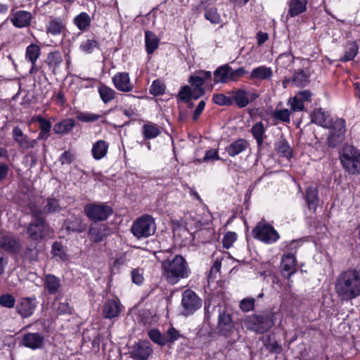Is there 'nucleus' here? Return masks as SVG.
<instances>
[{
    "mask_svg": "<svg viewBox=\"0 0 360 360\" xmlns=\"http://www.w3.org/2000/svg\"><path fill=\"white\" fill-rule=\"evenodd\" d=\"M273 77V71L271 68L261 65L254 68L250 74L251 80H268Z\"/></svg>",
    "mask_w": 360,
    "mask_h": 360,
    "instance_id": "22",
    "label": "nucleus"
},
{
    "mask_svg": "<svg viewBox=\"0 0 360 360\" xmlns=\"http://www.w3.org/2000/svg\"><path fill=\"white\" fill-rule=\"evenodd\" d=\"M274 117L285 122H290V112L288 109L276 110L274 112Z\"/></svg>",
    "mask_w": 360,
    "mask_h": 360,
    "instance_id": "59",
    "label": "nucleus"
},
{
    "mask_svg": "<svg viewBox=\"0 0 360 360\" xmlns=\"http://www.w3.org/2000/svg\"><path fill=\"white\" fill-rule=\"evenodd\" d=\"M288 103L290 105V108L294 112L302 111L304 108V103L297 97L295 95L293 98H291L288 101Z\"/></svg>",
    "mask_w": 360,
    "mask_h": 360,
    "instance_id": "58",
    "label": "nucleus"
},
{
    "mask_svg": "<svg viewBox=\"0 0 360 360\" xmlns=\"http://www.w3.org/2000/svg\"><path fill=\"white\" fill-rule=\"evenodd\" d=\"M74 160V155L70 151L63 153L59 158L61 165H70Z\"/></svg>",
    "mask_w": 360,
    "mask_h": 360,
    "instance_id": "64",
    "label": "nucleus"
},
{
    "mask_svg": "<svg viewBox=\"0 0 360 360\" xmlns=\"http://www.w3.org/2000/svg\"><path fill=\"white\" fill-rule=\"evenodd\" d=\"M218 326L220 331L226 335L233 326L231 315L225 311L220 313L219 315Z\"/></svg>",
    "mask_w": 360,
    "mask_h": 360,
    "instance_id": "28",
    "label": "nucleus"
},
{
    "mask_svg": "<svg viewBox=\"0 0 360 360\" xmlns=\"http://www.w3.org/2000/svg\"><path fill=\"white\" fill-rule=\"evenodd\" d=\"M252 235L255 238L266 244L274 243L280 238L277 231L271 225L264 221L257 223L252 230Z\"/></svg>",
    "mask_w": 360,
    "mask_h": 360,
    "instance_id": "8",
    "label": "nucleus"
},
{
    "mask_svg": "<svg viewBox=\"0 0 360 360\" xmlns=\"http://www.w3.org/2000/svg\"><path fill=\"white\" fill-rule=\"evenodd\" d=\"M248 147L249 143L248 141L240 139L229 144L226 148V151L230 156L234 157L247 150Z\"/></svg>",
    "mask_w": 360,
    "mask_h": 360,
    "instance_id": "25",
    "label": "nucleus"
},
{
    "mask_svg": "<svg viewBox=\"0 0 360 360\" xmlns=\"http://www.w3.org/2000/svg\"><path fill=\"white\" fill-rule=\"evenodd\" d=\"M44 288L49 294H56L60 288V279L53 274H47L44 277Z\"/></svg>",
    "mask_w": 360,
    "mask_h": 360,
    "instance_id": "27",
    "label": "nucleus"
},
{
    "mask_svg": "<svg viewBox=\"0 0 360 360\" xmlns=\"http://www.w3.org/2000/svg\"><path fill=\"white\" fill-rule=\"evenodd\" d=\"M75 126L73 119H66L56 123L53 126V131L57 134H65L70 132Z\"/></svg>",
    "mask_w": 360,
    "mask_h": 360,
    "instance_id": "33",
    "label": "nucleus"
},
{
    "mask_svg": "<svg viewBox=\"0 0 360 360\" xmlns=\"http://www.w3.org/2000/svg\"><path fill=\"white\" fill-rule=\"evenodd\" d=\"M97 48L98 42L94 39H87L80 44L81 50L86 53H92Z\"/></svg>",
    "mask_w": 360,
    "mask_h": 360,
    "instance_id": "52",
    "label": "nucleus"
},
{
    "mask_svg": "<svg viewBox=\"0 0 360 360\" xmlns=\"http://www.w3.org/2000/svg\"><path fill=\"white\" fill-rule=\"evenodd\" d=\"M335 290L343 300H351L360 295V270L349 269L338 276Z\"/></svg>",
    "mask_w": 360,
    "mask_h": 360,
    "instance_id": "1",
    "label": "nucleus"
},
{
    "mask_svg": "<svg viewBox=\"0 0 360 360\" xmlns=\"http://www.w3.org/2000/svg\"><path fill=\"white\" fill-rule=\"evenodd\" d=\"M165 335V342L166 345L169 344H172L175 341L178 340L181 337V335L180 334L179 331L177 330L174 327H170L167 330Z\"/></svg>",
    "mask_w": 360,
    "mask_h": 360,
    "instance_id": "49",
    "label": "nucleus"
},
{
    "mask_svg": "<svg viewBox=\"0 0 360 360\" xmlns=\"http://www.w3.org/2000/svg\"><path fill=\"white\" fill-rule=\"evenodd\" d=\"M61 210L62 207L57 199L48 198L46 200V204L44 206V211L46 213L60 212Z\"/></svg>",
    "mask_w": 360,
    "mask_h": 360,
    "instance_id": "46",
    "label": "nucleus"
},
{
    "mask_svg": "<svg viewBox=\"0 0 360 360\" xmlns=\"http://www.w3.org/2000/svg\"><path fill=\"white\" fill-rule=\"evenodd\" d=\"M293 61L294 57L290 53L281 54L276 60L277 64L285 69L290 68Z\"/></svg>",
    "mask_w": 360,
    "mask_h": 360,
    "instance_id": "48",
    "label": "nucleus"
},
{
    "mask_svg": "<svg viewBox=\"0 0 360 360\" xmlns=\"http://www.w3.org/2000/svg\"><path fill=\"white\" fill-rule=\"evenodd\" d=\"M108 150V143L104 140H98L93 145L91 153L94 159L101 160L106 155Z\"/></svg>",
    "mask_w": 360,
    "mask_h": 360,
    "instance_id": "30",
    "label": "nucleus"
},
{
    "mask_svg": "<svg viewBox=\"0 0 360 360\" xmlns=\"http://www.w3.org/2000/svg\"><path fill=\"white\" fill-rule=\"evenodd\" d=\"M152 352L150 344L146 341H141L134 344L129 351L131 356L135 360H147Z\"/></svg>",
    "mask_w": 360,
    "mask_h": 360,
    "instance_id": "11",
    "label": "nucleus"
},
{
    "mask_svg": "<svg viewBox=\"0 0 360 360\" xmlns=\"http://www.w3.org/2000/svg\"><path fill=\"white\" fill-rule=\"evenodd\" d=\"M11 20L15 27H23L30 24L31 14L27 11H19L13 14Z\"/></svg>",
    "mask_w": 360,
    "mask_h": 360,
    "instance_id": "26",
    "label": "nucleus"
},
{
    "mask_svg": "<svg viewBox=\"0 0 360 360\" xmlns=\"http://www.w3.org/2000/svg\"><path fill=\"white\" fill-rule=\"evenodd\" d=\"M165 91V84L160 80H155L150 88V93L154 96L163 94Z\"/></svg>",
    "mask_w": 360,
    "mask_h": 360,
    "instance_id": "56",
    "label": "nucleus"
},
{
    "mask_svg": "<svg viewBox=\"0 0 360 360\" xmlns=\"http://www.w3.org/2000/svg\"><path fill=\"white\" fill-rule=\"evenodd\" d=\"M345 135L329 133L327 143L330 148H334L339 146L345 140Z\"/></svg>",
    "mask_w": 360,
    "mask_h": 360,
    "instance_id": "50",
    "label": "nucleus"
},
{
    "mask_svg": "<svg viewBox=\"0 0 360 360\" xmlns=\"http://www.w3.org/2000/svg\"><path fill=\"white\" fill-rule=\"evenodd\" d=\"M100 97L104 103H108L115 97L116 92L114 89L105 86L101 85L98 87Z\"/></svg>",
    "mask_w": 360,
    "mask_h": 360,
    "instance_id": "37",
    "label": "nucleus"
},
{
    "mask_svg": "<svg viewBox=\"0 0 360 360\" xmlns=\"http://www.w3.org/2000/svg\"><path fill=\"white\" fill-rule=\"evenodd\" d=\"M85 214L94 221H104L112 214V208L105 204H87L84 207Z\"/></svg>",
    "mask_w": 360,
    "mask_h": 360,
    "instance_id": "9",
    "label": "nucleus"
},
{
    "mask_svg": "<svg viewBox=\"0 0 360 360\" xmlns=\"http://www.w3.org/2000/svg\"><path fill=\"white\" fill-rule=\"evenodd\" d=\"M305 200L309 209L315 211L319 202L318 190L316 188L311 186L307 188Z\"/></svg>",
    "mask_w": 360,
    "mask_h": 360,
    "instance_id": "29",
    "label": "nucleus"
},
{
    "mask_svg": "<svg viewBox=\"0 0 360 360\" xmlns=\"http://www.w3.org/2000/svg\"><path fill=\"white\" fill-rule=\"evenodd\" d=\"M0 248L5 251L16 252L20 248V243L10 233H1L0 236Z\"/></svg>",
    "mask_w": 360,
    "mask_h": 360,
    "instance_id": "15",
    "label": "nucleus"
},
{
    "mask_svg": "<svg viewBox=\"0 0 360 360\" xmlns=\"http://www.w3.org/2000/svg\"><path fill=\"white\" fill-rule=\"evenodd\" d=\"M275 314H253L245 318L244 323L247 328L259 333L268 331L275 323Z\"/></svg>",
    "mask_w": 360,
    "mask_h": 360,
    "instance_id": "6",
    "label": "nucleus"
},
{
    "mask_svg": "<svg viewBox=\"0 0 360 360\" xmlns=\"http://www.w3.org/2000/svg\"><path fill=\"white\" fill-rule=\"evenodd\" d=\"M255 299L254 298H245L240 302V309L244 312H248L254 309Z\"/></svg>",
    "mask_w": 360,
    "mask_h": 360,
    "instance_id": "57",
    "label": "nucleus"
},
{
    "mask_svg": "<svg viewBox=\"0 0 360 360\" xmlns=\"http://www.w3.org/2000/svg\"><path fill=\"white\" fill-rule=\"evenodd\" d=\"M309 74L304 70L295 72L292 82L297 86H305L309 83Z\"/></svg>",
    "mask_w": 360,
    "mask_h": 360,
    "instance_id": "43",
    "label": "nucleus"
},
{
    "mask_svg": "<svg viewBox=\"0 0 360 360\" xmlns=\"http://www.w3.org/2000/svg\"><path fill=\"white\" fill-rule=\"evenodd\" d=\"M65 29V23L59 18L51 17L46 25V32L53 36L60 34Z\"/></svg>",
    "mask_w": 360,
    "mask_h": 360,
    "instance_id": "24",
    "label": "nucleus"
},
{
    "mask_svg": "<svg viewBox=\"0 0 360 360\" xmlns=\"http://www.w3.org/2000/svg\"><path fill=\"white\" fill-rule=\"evenodd\" d=\"M41 53L39 46L31 44L26 49L25 57L31 63H36Z\"/></svg>",
    "mask_w": 360,
    "mask_h": 360,
    "instance_id": "39",
    "label": "nucleus"
},
{
    "mask_svg": "<svg viewBox=\"0 0 360 360\" xmlns=\"http://www.w3.org/2000/svg\"><path fill=\"white\" fill-rule=\"evenodd\" d=\"M329 128H330L329 133L345 136V121L342 118L336 119L334 122L332 121Z\"/></svg>",
    "mask_w": 360,
    "mask_h": 360,
    "instance_id": "42",
    "label": "nucleus"
},
{
    "mask_svg": "<svg viewBox=\"0 0 360 360\" xmlns=\"http://www.w3.org/2000/svg\"><path fill=\"white\" fill-rule=\"evenodd\" d=\"M308 0H289L288 15L294 18L307 11Z\"/></svg>",
    "mask_w": 360,
    "mask_h": 360,
    "instance_id": "21",
    "label": "nucleus"
},
{
    "mask_svg": "<svg viewBox=\"0 0 360 360\" xmlns=\"http://www.w3.org/2000/svg\"><path fill=\"white\" fill-rule=\"evenodd\" d=\"M340 162L344 169L352 174H360V153L353 146L345 144L340 153Z\"/></svg>",
    "mask_w": 360,
    "mask_h": 360,
    "instance_id": "4",
    "label": "nucleus"
},
{
    "mask_svg": "<svg viewBox=\"0 0 360 360\" xmlns=\"http://www.w3.org/2000/svg\"><path fill=\"white\" fill-rule=\"evenodd\" d=\"M12 134L14 141L18 143L19 148L22 150L34 148L37 144V140L30 139L23 134L22 131L18 127L13 128Z\"/></svg>",
    "mask_w": 360,
    "mask_h": 360,
    "instance_id": "13",
    "label": "nucleus"
},
{
    "mask_svg": "<svg viewBox=\"0 0 360 360\" xmlns=\"http://www.w3.org/2000/svg\"><path fill=\"white\" fill-rule=\"evenodd\" d=\"M142 134L145 139H152L160 134V130L156 124L149 122L143 125Z\"/></svg>",
    "mask_w": 360,
    "mask_h": 360,
    "instance_id": "35",
    "label": "nucleus"
},
{
    "mask_svg": "<svg viewBox=\"0 0 360 360\" xmlns=\"http://www.w3.org/2000/svg\"><path fill=\"white\" fill-rule=\"evenodd\" d=\"M44 337L39 333H28L24 335L22 343L26 347L37 349L42 347Z\"/></svg>",
    "mask_w": 360,
    "mask_h": 360,
    "instance_id": "18",
    "label": "nucleus"
},
{
    "mask_svg": "<svg viewBox=\"0 0 360 360\" xmlns=\"http://www.w3.org/2000/svg\"><path fill=\"white\" fill-rule=\"evenodd\" d=\"M101 115L94 114L89 112H79L77 115V119L83 122H92L99 120Z\"/></svg>",
    "mask_w": 360,
    "mask_h": 360,
    "instance_id": "51",
    "label": "nucleus"
},
{
    "mask_svg": "<svg viewBox=\"0 0 360 360\" xmlns=\"http://www.w3.org/2000/svg\"><path fill=\"white\" fill-rule=\"evenodd\" d=\"M108 231L105 224H92L89 226L88 235L91 241L99 243L108 236Z\"/></svg>",
    "mask_w": 360,
    "mask_h": 360,
    "instance_id": "17",
    "label": "nucleus"
},
{
    "mask_svg": "<svg viewBox=\"0 0 360 360\" xmlns=\"http://www.w3.org/2000/svg\"><path fill=\"white\" fill-rule=\"evenodd\" d=\"M51 254L57 261H65L68 259V255L65 252L63 246L58 241L53 243Z\"/></svg>",
    "mask_w": 360,
    "mask_h": 360,
    "instance_id": "40",
    "label": "nucleus"
},
{
    "mask_svg": "<svg viewBox=\"0 0 360 360\" xmlns=\"http://www.w3.org/2000/svg\"><path fill=\"white\" fill-rule=\"evenodd\" d=\"M275 148L276 151L281 154L283 156L288 158L291 157L292 150L288 141L282 137L279 139L275 144Z\"/></svg>",
    "mask_w": 360,
    "mask_h": 360,
    "instance_id": "38",
    "label": "nucleus"
},
{
    "mask_svg": "<svg viewBox=\"0 0 360 360\" xmlns=\"http://www.w3.org/2000/svg\"><path fill=\"white\" fill-rule=\"evenodd\" d=\"M192 96V90L188 86H184L181 88L179 91V98L184 101L188 102L191 100Z\"/></svg>",
    "mask_w": 360,
    "mask_h": 360,
    "instance_id": "63",
    "label": "nucleus"
},
{
    "mask_svg": "<svg viewBox=\"0 0 360 360\" xmlns=\"http://www.w3.org/2000/svg\"><path fill=\"white\" fill-rule=\"evenodd\" d=\"M37 307L36 298L34 297H22L20 299L19 304L16 307L18 313L22 318H27L32 316Z\"/></svg>",
    "mask_w": 360,
    "mask_h": 360,
    "instance_id": "14",
    "label": "nucleus"
},
{
    "mask_svg": "<svg viewBox=\"0 0 360 360\" xmlns=\"http://www.w3.org/2000/svg\"><path fill=\"white\" fill-rule=\"evenodd\" d=\"M358 53V46L355 43L349 44L345 51V55L340 58V61L346 62L353 60Z\"/></svg>",
    "mask_w": 360,
    "mask_h": 360,
    "instance_id": "45",
    "label": "nucleus"
},
{
    "mask_svg": "<svg viewBox=\"0 0 360 360\" xmlns=\"http://www.w3.org/2000/svg\"><path fill=\"white\" fill-rule=\"evenodd\" d=\"M56 311L57 315L70 314L72 313V308L68 302H60Z\"/></svg>",
    "mask_w": 360,
    "mask_h": 360,
    "instance_id": "62",
    "label": "nucleus"
},
{
    "mask_svg": "<svg viewBox=\"0 0 360 360\" xmlns=\"http://www.w3.org/2000/svg\"><path fill=\"white\" fill-rule=\"evenodd\" d=\"M15 304V299L11 294H4L0 296V305L6 308H13Z\"/></svg>",
    "mask_w": 360,
    "mask_h": 360,
    "instance_id": "54",
    "label": "nucleus"
},
{
    "mask_svg": "<svg viewBox=\"0 0 360 360\" xmlns=\"http://www.w3.org/2000/svg\"><path fill=\"white\" fill-rule=\"evenodd\" d=\"M146 50L148 54H152L159 45V39L151 31L145 32Z\"/></svg>",
    "mask_w": 360,
    "mask_h": 360,
    "instance_id": "31",
    "label": "nucleus"
},
{
    "mask_svg": "<svg viewBox=\"0 0 360 360\" xmlns=\"http://www.w3.org/2000/svg\"><path fill=\"white\" fill-rule=\"evenodd\" d=\"M121 309L119 302L115 300H110L104 304L102 315L105 319H113L117 317Z\"/></svg>",
    "mask_w": 360,
    "mask_h": 360,
    "instance_id": "19",
    "label": "nucleus"
},
{
    "mask_svg": "<svg viewBox=\"0 0 360 360\" xmlns=\"http://www.w3.org/2000/svg\"><path fill=\"white\" fill-rule=\"evenodd\" d=\"M237 235L234 232H228L223 238V245L226 248H229L236 240Z\"/></svg>",
    "mask_w": 360,
    "mask_h": 360,
    "instance_id": "61",
    "label": "nucleus"
},
{
    "mask_svg": "<svg viewBox=\"0 0 360 360\" xmlns=\"http://www.w3.org/2000/svg\"><path fill=\"white\" fill-rule=\"evenodd\" d=\"M115 87L122 92H130L134 89V85L130 81L127 72H117L112 78Z\"/></svg>",
    "mask_w": 360,
    "mask_h": 360,
    "instance_id": "12",
    "label": "nucleus"
},
{
    "mask_svg": "<svg viewBox=\"0 0 360 360\" xmlns=\"http://www.w3.org/2000/svg\"><path fill=\"white\" fill-rule=\"evenodd\" d=\"M91 22V18L90 15L85 12H82L73 19L74 24L80 31H84L89 27Z\"/></svg>",
    "mask_w": 360,
    "mask_h": 360,
    "instance_id": "34",
    "label": "nucleus"
},
{
    "mask_svg": "<svg viewBox=\"0 0 360 360\" xmlns=\"http://www.w3.org/2000/svg\"><path fill=\"white\" fill-rule=\"evenodd\" d=\"M162 276L171 285L177 283L181 279L188 277L190 271L186 259L181 255H176L172 259L162 262Z\"/></svg>",
    "mask_w": 360,
    "mask_h": 360,
    "instance_id": "2",
    "label": "nucleus"
},
{
    "mask_svg": "<svg viewBox=\"0 0 360 360\" xmlns=\"http://www.w3.org/2000/svg\"><path fill=\"white\" fill-rule=\"evenodd\" d=\"M38 255L39 250H37L36 245L27 247L23 252L24 257L30 262L37 261Z\"/></svg>",
    "mask_w": 360,
    "mask_h": 360,
    "instance_id": "55",
    "label": "nucleus"
},
{
    "mask_svg": "<svg viewBox=\"0 0 360 360\" xmlns=\"http://www.w3.org/2000/svg\"><path fill=\"white\" fill-rule=\"evenodd\" d=\"M132 282L136 285H141L143 281V270L134 269L131 272Z\"/></svg>",
    "mask_w": 360,
    "mask_h": 360,
    "instance_id": "60",
    "label": "nucleus"
},
{
    "mask_svg": "<svg viewBox=\"0 0 360 360\" xmlns=\"http://www.w3.org/2000/svg\"><path fill=\"white\" fill-rule=\"evenodd\" d=\"M156 231L155 219L149 214H143L137 218L131 227L133 235L140 239L153 236Z\"/></svg>",
    "mask_w": 360,
    "mask_h": 360,
    "instance_id": "5",
    "label": "nucleus"
},
{
    "mask_svg": "<svg viewBox=\"0 0 360 360\" xmlns=\"http://www.w3.org/2000/svg\"><path fill=\"white\" fill-rule=\"evenodd\" d=\"M150 338L156 344L160 346L166 345L165 335L162 334L158 330L152 329L148 332Z\"/></svg>",
    "mask_w": 360,
    "mask_h": 360,
    "instance_id": "47",
    "label": "nucleus"
},
{
    "mask_svg": "<svg viewBox=\"0 0 360 360\" xmlns=\"http://www.w3.org/2000/svg\"><path fill=\"white\" fill-rule=\"evenodd\" d=\"M283 273L287 277H290L296 271V259L293 253L284 255L282 259Z\"/></svg>",
    "mask_w": 360,
    "mask_h": 360,
    "instance_id": "23",
    "label": "nucleus"
},
{
    "mask_svg": "<svg viewBox=\"0 0 360 360\" xmlns=\"http://www.w3.org/2000/svg\"><path fill=\"white\" fill-rule=\"evenodd\" d=\"M311 122L325 128H329L332 119L328 113L322 108L315 109L311 115Z\"/></svg>",
    "mask_w": 360,
    "mask_h": 360,
    "instance_id": "20",
    "label": "nucleus"
},
{
    "mask_svg": "<svg viewBox=\"0 0 360 360\" xmlns=\"http://www.w3.org/2000/svg\"><path fill=\"white\" fill-rule=\"evenodd\" d=\"M30 210L34 219L27 229L29 238L33 240H41L46 237L51 236L53 232L46 223L43 212L34 204L30 205Z\"/></svg>",
    "mask_w": 360,
    "mask_h": 360,
    "instance_id": "3",
    "label": "nucleus"
},
{
    "mask_svg": "<svg viewBox=\"0 0 360 360\" xmlns=\"http://www.w3.org/2000/svg\"><path fill=\"white\" fill-rule=\"evenodd\" d=\"M205 18L211 23L219 24L221 21L220 15L214 7L205 8Z\"/></svg>",
    "mask_w": 360,
    "mask_h": 360,
    "instance_id": "44",
    "label": "nucleus"
},
{
    "mask_svg": "<svg viewBox=\"0 0 360 360\" xmlns=\"http://www.w3.org/2000/svg\"><path fill=\"white\" fill-rule=\"evenodd\" d=\"M264 125L262 122H256L251 128L252 135L256 139L259 147L262 146L264 140L266 137Z\"/></svg>",
    "mask_w": 360,
    "mask_h": 360,
    "instance_id": "32",
    "label": "nucleus"
},
{
    "mask_svg": "<svg viewBox=\"0 0 360 360\" xmlns=\"http://www.w3.org/2000/svg\"><path fill=\"white\" fill-rule=\"evenodd\" d=\"M63 61L61 54L58 51L49 53L46 58V63L54 71L57 69Z\"/></svg>",
    "mask_w": 360,
    "mask_h": 360,
    "instance_id": "41",
    "label": "nucleus"
},
{
    "mask_svg": "<svg viewBox=\"0 0 360 360\" xmlns=\"http://www.w3.org/2000/svg\"><path fill=\"white\" fill-rule=\"evenodd\" d=\"M181 305L182 314L189 316L201 307L202 300L194 291L188 289L182 293Z\"/></svg>",
    "mask_w": 360,
    "mask_h": 360,
    "instance_id": "10",
    "label": "nucleus"
},
{
    "mask_svg": "<svg viewBox=\"0 0 360 360\" xmlns=\"http://www.w3.org/2000/svg\"><path fill=\"white\" fill-rule=\"evenodd\" d=\"M232 93L233 96L231 98L240 108L246 107L250 102L253 101L258 96L257 94L244 89H237L236 91H232Z\"/></svg>",
    "mask_w": 360,
    "mask_h": 360,
    "instance_id": "16",
    "label": "nucleus"
},
{
    "mask_svg": "<svg viewBox=\"0 0 360 360\" xmlns=\"http://www.w3.org/2000/svg\"><path fill=\"white\" fill-rule=\"evenodd\" d=\"M246 74L248 71L243 67L233 70L229 64H225L218 67L214 71V82L216 84L237 82Z\"/></svg>",
    "mask_w": 360,
    "mask_h": 360,
    "instance_id": "7",
    "label": "nucleus"
},
{
    "mask_svg": "<svg viewBox=\"0 0 360 360\" xmlns=\"http://www.w3.org/2000/svg\"><path fill=\"white\" fill-rule=\"evenodd\" d=\"M212 101L215 104L219 105H230L233 103V99L223 94H214Z\"/></svg>",
    "mask_w": 360,
    "mask_h": 360,
    "instance_id": "53",
    "label": "nucleus"
},
{
    "mask_svg": "<svg viewBox=\"0 0 360 360\" xmlns=\"http://www.w3.org/2000/svg\"><path fill=\"white\" fill-rule=\"evenodd\" d=\"M66 228L68 231L82 233L86 229V224L79 217H74L68 221Z\"/></svg>",
    "mask_w": 360,
    "mask_h": 360,
    "instance_id": "36",
    "label": "nucleus"
}]
</instances>
